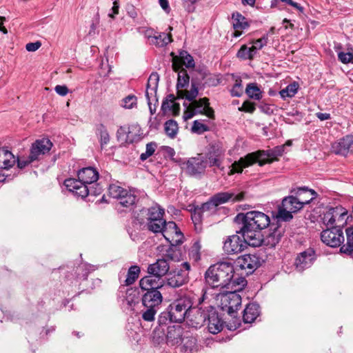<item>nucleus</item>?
Masks as SVG:
<instances>
[{"instance_id":"473e14b6","label":"nucleus","mask_w":353,"mask_h":353,"mask_svg":"<svg viewBox=\"0 0 353 353\" xmlns=\"http://www.w3.org/2000/svg\"><path fill=\"white\" fill-rule=\"evenodd\" d=\"M167 342L171 345L179 343L181 341V330L179 327L170 326L168 327Z\"/></svg>"},{"instance_id":"69168bd1","label":"nucleus","mask_w":353,"mask_h":353,"mask_svg":"<svg viewBox=\"0 0 353 353\" xmlns=\"http://www.w3.org/2000/svg\"><path fill=\"white\" fill-rule=\"evenodd\" d=\"M156 33L157 32L152 28H147L143 31V34L149 40L150 43L152 41Z\"/></svg>"},{"instance_id":"603ef678","label":"nucleus","mask_w":353,"mask_h":353,"mask_svg":"<svg viewBox=\"0 0 353 353\" xmlns=\"http://www.w3.org/2000/svg\"><path fill=\"white\" fill-rule=\"evenodd\" d=\"M146 310L142 313V318L146 321H152L154 320V316L157 312L158 309L154 307H145Z\"/></svg>"},{"instance_id":"4d7b16f0","label":"nucleus","mask_w":353,"mask_h":353,"mask_svg":"<svg viewBox=\"0 0 353 353\" xmlns=\"http://www.w3.org/2000/svg\"><path fill=\"white\" fill-rule=\"evenodd\" d=\"M230 92H231V95L232 97H241L242 95V94H243V87H242V85H241V79L236 80V82H235L234 86L232 87Z\"/></svg>"},{"instance_id":"c756f323","label":"nucleus","mask_w":353,"mask_h":353,"mask_svg":"<svg viewBox=\"0 0 353 353\" xmlns=\"http://www.w3.org/2000/svg\"><path fill=\"white\" fill-rule=\"evenodd\" d=\"M259 315V305L255 303L247 305L243 311V319L245 323H252Z\"/></svg>"},{"instance_id":"7ed1b4c3","label":"nucleus","mask_w":353,"mask_h":353,"mask_svg":"<svg viewBox=\"0 0 353 353\" xmlns=\"http://www.w3.org/2000/svg\"><path fill=\"white\" fill-rule=\"evenodd\" d=\"M283 152L284 145H279L270 150H258L249 153L232 164L228 174L241 173L244 168H248L255 163H258L260 166L271 163L277 160L278 157L282 156Z\"/></svg>"},{"instance_id":"f3484780","label":"nucleus","mask_w":353,"mask_h":353,"mask_svg":"<svg viewBox=\"0 0 353 353\" xmlns=\"http://www.w3.org/2000/svg\"><path fill=\"white\" fill-rule=\"evenodd\" d=\"M315 252L312 249H307L301 252L296 259L295 265L298 271L302 272L305 269L310 268L314 259Z\"/></svg>"},{"instance_id":"8fccbe9b","label":"nucleus","mask_w":353,"mask_h":353,"mask_svg":"<svg viewBox=\"0 0 353 353\" xmlns=\"http://www.w3.org/2000/svg\"><path fill=\"white\" fill-rule=\"evenodd\" d=\"M165 223V220L163 219H161V221L159 223L158 221H150L147 222V228L148 229L154 232V233H161L162 230H163V225Z\"/></svg>"},{"instance_id":"c03bdc74","label":"nucleus","mask_w":353,"mask_h":353,"mask_svg":"<svg viewBox=\"0 0 353 353\" xmlns=\"http://www.w3.org/2000/svg\"><path fill=\"white\" fill-rule=\"evenodd\" d=\"M183 349L185 353L198 351L197 340L195 337H186L183 341Z\"/></svg>"},{"instance_id":"4be33fe9","label":"nucleus","mask_w":353,"mask_h":353,"mask_svg":"<svg viewBox=\"0 0 353 353\" xmlns=\"http://www.w3.org/2000/svg\"><path fill=\"white\" fill-rule=\"evenodd\" d=\"M332 148L336 154L343 156L353 152V136L347 135L334 143Z\"/></svg>"},{"instance_id":"37998d69","label":"nucleus","mask_w":353,"mask_h":353,"mask_svg":"<svg viewBox=\"0 0 353 353\" xmlns=\"http://www.w3.org/2000/svg\"><path fill=\"white\" fill-rule=\"evenodd\" d=\"M299 84L296 82L289 84L285 88L281 90L279 92V94L283 99H285L287 97H293L298 91Z\"/></svg>"},{"instance_id":"1a4fd4ad","label":"nucleus","mask_w":353,"mask_h":353,"mask_svg":"<svg viewBox=\"0 0 353 353\" xmlns=\"http://www.w3.org/2000/svg\"><path fill=\"white\" fill-rule=\"evenodd\" d=\"M347 214V210L341 205L330 208L323 214V223L327 228L341 227L346 222Z\"/></svg>"},{"instance_id":"58836bf2","label":"nucleus","mask_w":353,"mask_h":353,"mask_svg":"<svg viewBox=\"0 0 353 353\" xmlns=\"http://www.w3.org/2000/svg\"><path fill=\"white\" fill-rule=\"evenodd\" d=\"M177 63L181 67V65H184L186 68H194V61L192 57L186 51H181L179 53V57H175Z\"/></svg>"},{"instance_id":"c85d7f7f","label":"nucleus","mask_w":353,"mask_h":353,"mask_svg":"<svg viewBox=\"0 0 353 353\" xmlns=\"http://www.w3.org/2000/svg\"><path fill=\"white\" fill-rule=\"evenodd\" d=\"M223 154L219 150H214L208 153L206 159L207 165L210 167H216L223 170V167L221 166L223 161Z\"/></svg>"},{"instance_id":"9b49d317","label":"nucleus","mask_w":353,"mask_h":353,"mask_svg":"<svg viewBox=\"0 0 353 353\" xmlns=\"http://www.w3.org/2000/svg\"><path fill=\"white\" fill-rule=\"evenodd\" d=\"M108 192L110 196L119 200V204L125 208H130L137 202V196L122 187L112 184L109 186Z\"/></svg>"},{"instance_id":"c9c22d12","label":"nucleus","mask_w":353,"mask_h":353,"mask_svg":"<svg viewBox=\"0 0 353 353\" xmlns=\"http://www.w3.org/2000/svg\"><path fill=\"white\" fill-rule=\"evenodd\" d=\"M165 212L163 208L159 206H153L147 210V222L150 221H161V219H163V214Z\"/></svg>"},{"instance_id":"a19ab883","label":"nucleus","mask_w":353,"mask_h":353,"mask_svg":"<svg viewBox=\"0 0 353 353\" xmlns=\"http://www.w3.org/2000/svg\"><path fill=\"white\" fill-rule=\"evenodd\" d=\"M140 268L137 265L131 266L127 274V278L125 280V284L126 285H130L133 284L135 281L138 279L140 274Z\"/></svg>"},{"instance_id":"dca6fc26","label":"nucleus","mask_w":353,"mask_h":353,"mask_svg":"<svg viewBox=\"0 0 353 353\" xmlns=\"http://www.w3.org/2000/svg\"><path fill=\"white\" fill-rule=\"evenodd\" d=\"M52 143L48 139L37 140L32 143L30 149L31 160H38L41 155H43L50 150Z\"/></svg>"},{"instance_id":"f03ea898","label":"nucleus","mask_w":353,"mask_h":353,"mask_svg":"<svg viewBox=\"0 0 353 353\" xmlns=\"http://www.w3.org/2000/svg\"><path fill=\"white\" fill-rule=\"evenodd\" d=\"M234 266L229 262H221L211 265L205 273L207 285L219 292L225 290H242L247 285L243 276H236Z\"/></svg>"},{"instance_id":"3c124183","label":"nucleus","mask_w":353,"mask_h":353,"mask_svg":"<svg viewBox=\"0 0 353 353\" xmlns=\"http://www.w3.org/2000/svg\"><path fill=\"white\" fill-rule=\"evenodd\" d=\"M191 130L194 133L201 134L205 132L208 131L209 127L202 122L196 120L193 122Z\"/></svg>"},{"instance_id":"f704fd0d","label":"nucleus","mask_w":353,"mask_h":353,"mask_svg":"<svg viewBox=\"0 0 353 353\" xmlns=\"http://www.w3.org/2000/svg\"><path fill=\"white\" fill-rule=\"evenodd\" d=\"M153 37V40L150 44L157 47H163L172 41V34L165 32H157Z\"/></svg>"},{"instance_id":"5701e85b","label":"nucleus","mask_w":353,"mask_h":353,"mask_svg":"<svg viewBox=\"0 0 353 353\" xmlns=\"http://www.w3.org/2000/svg\"><path fill=\"white\" fill-rule=\"evenodd\" d=\"M232 24L234 30L233 33L234 37H240L243 30L248 29L250 26L247 19L239 12H234L232 14Z\"/></svg>"},{"instance_id":"bb28decb","label":"nucleus","mask_w":353,"mask_h":353,"mask_svg":"<svg viewBox=\"0 0 353 353\" xmlns=\"http://www.w3.org/2000/svg\"><path fill=\"white\" fill-rule=\"evenodd\" d=\"M78 179L85 183L91 185L98 180L99 173L93 168H85L79 171Z\"/></svg>"},{"instance_id":"423d86ee","label":"nucleus","mask_w":353,"mask_h":353,"mask_svg":"<svg viewBox=\"0 0 353 353\" xmlns=\"http://www.w3.org/2000/svg\"><path fill=\"white\" fill-rule=\"evenodd\" d=\"M239 291L225 290L216 296L217 299L220 300L222 310L227 311L231 316L234 315L241 305V297L237 293Z\"/></svg>"},{"instance_id":"39448f33","label":"nucleus","mask_w":353,"mask_h":353,"mask_svg":"<svg viewBox=\"0 0 353 353\" xmlns=\"http://www.w3.org/2000/svg\"><path fill=\"white\" fill-rule=\"evenodd\" d=\"M261 265L260 258L256 254H244L234 261V273L236 276L245 277L254 272Z\"/></svg>"},{"instance_id":"393cba45","label":"nucleus","mask_w":353,"mask_h":353,"mask_svg":"<svg viewBox=\"0 0 353 353\" xmlns=\"http://www.w3.org/2000/svg\"><path fill=\"white\" fill-rule=\"evenodd\" d=\"M294 194H296L297 199L301 202L300 204L302 208L305 205L309 204L317 196V193L314 190L305 187L298 188L294 191Z\"/></svg>"},{"instance_id":"e2e57ef3","label":"nucleus","mask_w":353,"mask_h":353,"mask_svg":"<svg viewBox=\"0 0 353 353\" xmlns=\"http://www.w3.org/2000/svg\"><path fill=\"white\" fill-rule=\"evenodd\" d=\"M41 46V42L37 41L34 43H28L26 46V49L28 52H35Z\"/></svg>"},{"instance_id":"e433bc0d","label":"nucleus","mask_w":353,"mask_h":353,"mask_svg":"<svg viewBox=\"0 0 353 353\" xmlns=\"http://www.w3.org/2000/svg\"><path fill=\"white\" fill-rule=\"evenodd\" d=\"M347 243L343 245L340 251L341 253L351 255L353 254V228L350 227L346 229Z\"/></svg>"},{"instance_id":"5fc2aeb1","label":"nucleus","mask_w":353,"mask_h":353,"mask_svg":"<svg viewBox=\"0 0 353 353\" xmlns=\"http://www.w3.org/2000/svg\"><path fill=\"white\" fill-rule=\"evenodd\" d=\"M199 94V90L197 85L192 81L191 88L190 90H187L186 99L190 102L196 100V97Z\"/></svg>"},{"instance_id":"6e6552de","label":"nucleus","mask_w":353,"mask_h":353,"mask_svg":"<svg viewBox=\"0 0 353 353\" xmlns=\"http://www.w3.org/2000/svg\"><path fill=\"white\" fill-rule=\"evenodd\" d=\"M176 256L175 251L172 250H168L163 258L159 259L155 263L149 265L148 272L156 278H161L165 275L170 270L168 261H175Z\"/></svg>"},{"instance_id":"a211bd4d","label":"nucleus","mask_w":353,"mask_h":353,"mask_svg":"<svg viewBox=\"0 0 353 353\" xmlns=\"http://www.w3.org/2000/svg\"><path fill=\"white\" fill-rule=\"evenodd\" d=\"M207 167V161L201 154L190 158L186 163V171L190 175L201 174Z\"/></svg>"},{"instance_id":"bf43d9fd","label":"nucleus","mask_w":353,"mask_h":353,"mask_svg":"<svg viewBox=\"0 0 353 353\" xmlns=\"http://www.w3.org/2000/svg\"><path fill=\"white\" fill-rule=\"evenodd\" d=\"M236 55L237 57L242 59H251V57L249 54L248 48L245 45H243L241 47Z\"/></svg>"},{"instance_id":"052dcab7","label":"nucleus","mask_w":353,"mask_h":353,"mask_svg":"<svg viewBox=\"0 0 353 353\" xmlns=\"http://www.w3.org/2000/svg\"><path fill=\"white\" fill-rule=\"evenodd\" d=\"M268 41V34L263 35L261 38L256 39L252 42L259 50L266 46Z\"/></svg>"},{"instance_id":"0eeeda50","label":"nucleus","mask_w":353,"mask_h":353,"mask_svg":"<svg viewBox=\"0 0 353 353\" xmlns=\"http://www.w3.org/2000/svg\"><path fill=\"white\" fill-rule=\"evenodd\" d=\"M205 114L210 119L214 118V112L210 107L209 99L206 97L194 100L187 106L183 113L184 120H188L192 118L195 114Z\"/></svg>"},{"instance_id":"72a5a7b5","label":"nucleus","mask_w":353,"mask_h":353,"mask_svg":"<svg viewBox=\"0 0 353 353\" xmlns=\"http://www.w3.org/2000/svg\"><path fill=\"white\" fill-rule=\"evenodd\" d=\"M300 201L297 199L296 194L285 197L282 201V204L285 209H289L294 212H296L302 209Z\"/></svg>"},{"instance_id":"2eb2a0df","label":"nucleus","mask_w":353,"mask_h":353,"mask_svg":"<svg viewBox=\"0 0 353 353\" xmlns=\"http://www.w3.org/2000/svg\"><path fill=\"white\" fill-rule=\"evenodd\" d=\"M64 185L70 192L81 198H85L90 194V188L88 187V184L79 179H65Z\"/></svg>"},{"instance_id":"09e8293b","label":"nucleus","mask_w":353,"mask_h":353,"mask_svg":"<svg viewBox=\"0 0 353 353\" xmlns=\"http://www.w3.org/2000/svg\"><path fill=\"white\" fill-rule=\"evenodd\" d=\"M137 99L134 95H128L121 101V106L125 109H132L137 105Z\"/></svg>"},{"instance_id":"9d476101","label":"nucleus","mask_w":353,"mask_h":353,"mask_svg":"<svg viewBox=\"0 0 353 353\" xmlns=\"http://www.w3.org/2000/svg\"><path fill=\"white\" fill-rule=\"evenodd\" d=\"M190 265L188 262H183L180 268L171 272L167 277V285L171 288H179L187 283L189 280Z\"/></svg>"},{"instance_id":"680f3d73","label":"nucleus","mask_w":353,"mask_h":353,"mask_svg":"<svg viewBox=\"0 0 353 353\" xmlns=\"http://www.w3.org/2000/svg\"><path fill=\"white\" fill-rule=\"evenodd\" d=\"M203 215V214L200 210L199 207L196 206L194 208V212L192 214V219L193 221L199 222Z\"/></svg>"},{"instance_id":"412c9836","label":"nucleus","mask_w":353,"mask_h":353,"mask_svg":"<svg viewBox=\"0 0 353 353\" xmlns=\"http://www.w3.org/2000/svg\"><path fill=\"white\" fill-rule=\"evenodd\" d=\"M140 128L137 125H132L128 128L120 127L117 131L118 138L122 137L126 143H133L139 139Z\"/></svg>"},{"instance_id":"aec40b11","label":"nucleus","mask_w":353,"mask_h":353,"mask_svg":"<svg viewBox=\"0 0 353 353\" xmlns=\"http://www.w3.org/2000/svg\"><path fill=\"white\" fill-rule=\"evenodd\" d=\"M208 328L210 333L217 334L223 329V321L219 317L218 314L216 312L212 306L208 307Z\"/></svg>"},{"instance_id":"13d9d810","label":"nucleus","mask_w":353,"mask_h":353,"mask_svg":"<svg viewBox=\"0 0 353 353\" xmlns=\"http://www.w3.org/2000/svg\"><path fill=\"white\" fill-rule=\"evenodd\" d=\"M255 109L256 108H255L254 103H253L249 101H245L243 103L242 106L239 108V111L249 112V113H253L254 112Z\"/></svg>"},{"instance_id":"20e7f679","label":"nucleus","mask_w":353,"mask_h":353,"mask_svg":"<svg viewBox=\"0 0 353 353\" xmlns=\"http://www.w3.org/2000/svg\"><path fill=\"white\" fill-rule=\"evenodd\" d=\"M194 304V296L185 295L170 305L167 313L163 314V317L167 315L170 322L181 323L185 318L188 319L192 310H195L192 308Z\"/></svg>"},{"instance_id":"2f4dec72","label":"nucleus","mask_w":353,"mask_h":353,"mask_svg":"<svg viewBox=\"0 0 353 353\" xmlns=\"http://www.w3.org/2000/svg\"><path fill=\"white\" fill-rule=\"evenodd\" d=\"M152 275L145 276L139 281V286L143 290H159L162 285L159 286L156 279Z\"/></svg>"},{"instance_id":"f8f14e48","label":"nucleus","mask_w":353,"mask_h":353,"mask_svg":"<svg viewBox=\"0 0 353 353\" xmlns=\"http://www.w3.org/2000/svg\"><path fill=\"white\" fill-rule=\"evenodd\" d=\"M321 239L325 245L336 248L344 241V236L341 227L327 228L321 234Z\"/></svg>"},{"instance_id":"49530a36","label":"nucleus","mask_w":353,"mask_h":353,"mask_svg":"<svg viewBox=\"0 0 353 353\" xmlns=\"http://www.w3.org/2000/svg\"><path fill=\"white\" fill-rule=\"evenodd\" d=\"M97 134L99 137L101 147L103 148L110 141V136L107 128L103 124H100L97 128Z\"/></svg>"},{"instance_id":"774afa93","label":"nucleus","mask_w":353,"mask_h":353,"mask_svg":"<svg viewBox=\"0 0 353 353\" xmlns=\"http://www.w3.org/2000/svg\"><path fill=\"white\" fill-rule=\"evenodd\" d=\"M174 105H175L174 103H172V101H168V99H166L162 103L161 110H162V111L165 112L168 110H171L172 106H174Z\"/></svg>"},{"instance_id":"a18cd8bd","label":"nucleus","mask_w":353,"mask_h":353,"mask_svg":"<svg viewBox=\"0 0 353 353\" xmlns=\"http://www.w3.org/2000/svg\"><path fill=\"white\" fill-rule=\"evenodd\" d=\"M292 213H294L292 210H290L289 209H285L283 204L281 203V205L279 206L278 212L276 215V218L277 219V221H289L292 218Z\"/></svg>"},{"instance_id":"4c0bfd02","label":"nucleus","mask_w":353,"mask_h":353,"mask_svg":"<svg viewBox=\"0 0 353 353\" xmlns=\"http://www.w3.org/2000/svg\"><path fill=\"white\" fill-rule=\"evenodd\" d=\"M175 234L176 236H182V233L179 230L176 224L173 221L166 222L165 221V223L163 225V230H162L161 234L165 237V239L170 242V238L168 236L170 234Z\"/></svg>"},{"instance_id":"cd10ccee","label":"nucleus","mask_w":353,"mask_h":353,"mask_svg":"<svg viewBox=\"0 0 353 353\" xmlns=\"http://www.w3.org/2000/svg\"><path fill=\"white\" fill-rule=\"evenodd\" d=\"M17 160L14 154L8 150L0 148V170L12 168Z\"/></svg>"},{"instance_id":"79ce46f5","label":"nucleus","mask_w":353,"mask_h":353,"mask_svg":"<svg viewBox=\"0 0 353 353\" xmlns=\"http://www.w3.org/2000/svg\"><path fill=\"white\" fill-rule=\"evenodd\" d=\"M245 92L250 98L255 100H260L262 97V92L256 83L248 84Z\"/></svg>"},{"instance_id":"ea45409f","label":"nucleus","mask_w":353,"mask_h":353,"mask_svg":"<svg viewBox=\"0 0 353 353\" xmlns=\"http://www.w3.org/2000/svg\"><path fill=\"white\" fill-rule=\"evenodd\" d=\"M164 130L168 137L174 139L178 134V123L174 120L170 119L165 123Z\"/></svg>"},{"instance_id":"4468645a","label":"nucleus","mask_w":353,"mask_h":353,"mask_svg":"<svg viewBox=\"0 0 353 353\" xmlns=\"http://www.w3.org/2000/svg\"><path fill=\"white\" fill-rule=\"evenodd\" d=\"M248 243L238 235L228 237L223 244V250L228 254H238L242 252Z\"/></svg>"},{"instance_id":"6e6d98bb","label":"nucleus","mask_w":353,"mask_h":353,"mask_svg":"<svg viewBox=\"0 0 353 353\" xmlns=\"http://www.w3.org/2000/svg\"><path fill=\"white\" fill-rule=\"evenodd\" d=\"M157 145L154 143H149L146 145L145 152L142 153L140 156L141 161L146 160L149 157L152 156L156 149Z\"/></svg>"},{"instance_id":"b1692460","label":"nucleus","mask_w":353,"mask_h":353,"mask_svg":"<svg viewBox=\"0 0 353 353\" xmlns=\"http://www.w3.org/2000/svg\"><path fill=\"white\" fill-rule=\"evenodd\" d=\"M244 193L241 192L237 194L230 192H219L211 197L216 206L223 204L230 200L233 201H241L244 198Z\"/></svg>"},{"instance_id":"6ab92c4d","label":"nucleus","mask_w":353,"mask_h":353,"mask_svg":"<svg viewBox=\"0 0 353 353\" xmlns=\"http://www.w3.org/2000/svg\"><path fill=\"white\" fill-rule=\"evenodd\" d=\"M163 301V296L159 290H148L142 297V303L145 307L159 309Z\"/></svg>"},{"instance_id":"338daca9","label":"nucleus","mask_w":353,"mask_h":353,"mask_svg":"<svg viewBox=\"0 0 353 353\" xmlns=\"http://www.w3.org/2000/svg\"><path fill=\"white\" fill-rule=\"evenodd\" d=\"M119 3L118 1L114 0L113 2V6L111 9V12L108 14V16L112 19L114 18V16L119 13Z\"/></svg>"},{"instance_id":"ddd939ff","label":"nucleus","mask_w":353,"mask_h":353,"mask_svg":"<svg viewBox=\"0 0 353 353\" xmlns=\"http://www.w3.org/2000/svg\"><path fill=\"white\" fill-rule=\"evenodd\" d=\"M159 81V76L157 72H152L148 80L146 91H145V97L148 100V104L149 106L150 112L151 114H154L156 112L155 106L154 108L152 107V101H157L156 98L157 97V91L158 88V83Z\"/></svg>"},{"instance_id":"7c9ffc66","label":"nucleus","mask_w":353,"mask_h":353,"mask_svg":"<svg viewBox=\"0 0 353 353\" xmlns=\"http://www.w3.org/2000/svg\"><path fill=\"white\" fill-rule=\"evenodd\" d=\"M194 307L195 310H192V312L194 310H195V312L196 313L194 318H191L190 319V324L191 326L198 328L203 326L205 323V322L208 319V310L206 311L202 310V307H198L193 306L192 308Z\"/></svg>"},{"instance_id":"f257e3e1","label":"nucleus","mask_w":353,"mask_h":353,"mask_svg":"<svg viewBox=\"0 0 353 353\" xmlns=\"http://www.w3.org/2000/svg\"><path fill=\"white\" fill-rule=\"evenodd\" d=\"M235 221L241 224L239 233L252 247H259L263 243L271 247H274L280 241L283 230L279 226L274 227L265 239L263 238L261 231L270 224V218L266 214L259 211H250L246 213H239L235 217Z\"/></svg>"},{"instance_id":"864d4df0","label":"nucleus","mask_w":353,"mask_h":353,"mask_svg":"<svg viewBox=\"0 0 353 353\" xmlns=\"http://www.w3.org/2000/svg\"><path fill=\"white\" fill-rule=\"evenodd\" d=\"M339 59L345 64L353 63V50L351 52H338Z\"/></svg>"},{"instance_id":"de8ad7c7","label":"nucleus","mask_w":353,"mask_h":353,"mask_svg":"<svg viewBox=\"0 0 353 353\" xmlns=\"http://www.w3.org/2000/svg\"><path fill=\"white\" fill-rule=\"evenodd\" d=\"M199 207L203 214H204L205 213L206 215L212 214L214 213L217 210L216 204H214L211 198L209 199V201L203 203L201 206Z\"/></svg>"},{"instance_id":"0e129e2a","label":"nucleus","mask_w":353,"mask_h":353,"mask_svg":"<svg viewBox=\"0 0 353 353\" xmlns=\"http://www.w3.org/2000/svg\"><path fill=\"white\" fill-rule=\"evenodd\" d=\"M54 90L58 94L62 97L65 96L69 92L67 86L60 85H56Z\"/></svg>"},{"instance_id":"a878e982","label":"nucleus","mask_w":353,"mask_h":353,"mask_svg":"<svg viewBox=\"0 0 353 353\" xmlns=\"http://www.w3.org/2000/svg\"><path fill=\"white\" fill-rule=\"evenodd\" d=\"M172 68L175 72H178L176 89L187 87L190 82V77L185 69L181 68L180 65L175 59H173Z\"/></svg>"}]
</instances>
